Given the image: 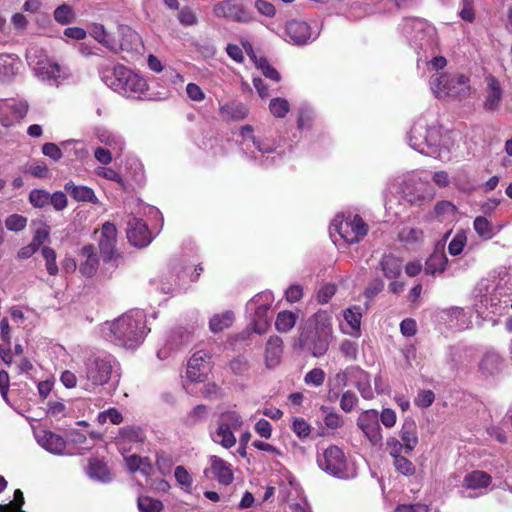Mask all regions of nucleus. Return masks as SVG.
Returning <instances> with one entry per match:
<instances>
[{
	"label": "nucleus",
	"mask_w": 512,
	"mask_h": 512,
	"mask_svg": "<svg viewBox=\"0 0 512 512\" xmlns=\"http://www.w3.org/2000/svg\"><path fill=\"white\" fill-rule=\"evenodd\" d=\"M333 338L331 318L319 310L310 316L300 329L297 345L313 357L324 356Z\"/></svg>",
	"instance_id": "obj_1"
},
{
	"label": "nucleus",
	"mask_w": 512,
	"mask_h": 512,
	"mask_svg": "<svg viewBox=\"0 0 512 512\" xmlns=\"http://www.w3.org/2000/svg\"><path fill=\"white\" fill-rule=\"evenodd\" d=\"M100 74L107 86L127 98L141 99L148 90L147 81L122 64L111 69L102 67Z\"/></svg>",
	"instance_id": "obj_2"
},
{
	"label": "nucleus",
	"mask_w": 512,
	"mask_h": 512,
	"mask_svg": "<svg viewBox=\"0 0 512 512\" xmlns=\"http://www.w3.org/2000/svg\"><path fill=\"white\" fill-rule=\"evenodd\" d=\"M110 332L116 345L135 349L147 334L145 315L141 311L123 314L110 325Z\"/></svg>",
	"instance_id": "obj_3"
},
{
	"label": "nucleus",
	"mask_w": 512,
	"mask_h": 512,
	"mask_svg": "<svg viewBox=\"0 0 512 512\" xmlns=\"http://www.w3.org/2000/svg\"><path fill=\"white\" fill-rule=\"evenodd\" d=\"M431 87L436 97H450L464 100L470 97L469 79L462 74H442L431 81Z\"/></svg>",
	"instance_id": "obj_4"
},
{
	"label": "nucleus",
	"mask_w": 512,
	"mask_h": 512,
	"mask_svg": "<svg viewBox=\"0 0 512 512\" xmlns=\"http://www.w3.org/2000/svg\"><path fill=\"white\" fill-rule=\"evenodd\" d=\"M403 34L409 39L410 44L419 50L426 52L435 45V29L425 21L418 18H406L402 28Z\"/></svg>",
	"instance_id": "obj_5"
},
{
	"label": "nucleus",
	"mask_w": 512,
	"mask_h": 512,
	"mask_svg": "<svg viewBox=\"0 0 512 512\" xmlns=\"http://www.w3.org/2000/svg\"><path fill=\"white\" fill-rule=\"evenodd\" d=\"M117 229L111 222H105L101 228V236L98 241V248L104 263L111 264L112 267L119 265L121 254L116 250Z\"/></svg>",
	"instance_id": "obj_6"
},
{
	"label": "nucleus",
	"mask_w": 512,
	"mask_h": 512,
	"mask_svg": "<svg viewBox=\"0 0 512 512\" xmlns=\"http://www.w3.org/2000/svg\"><path fill=\"white\" fill-rule=\"evenodd\" d=\"M113 358L111 356H90L85 361L86 378L94 385L106 384L112 375Z\"/></svg>",
	"instance_id": "obj_7"
},
{
	"label": "nucleus",
	"mask_w": 512,
	"mask_h": 512,
	"mask_svg": "<svg viewBox=\"0 0 512 512\" xmlns=\"http://www.w3.org/2000/svg\"><path fill=\"white\" fill-rule=\"evenodd\" d=\"M418 128L412 127L409 134V144L416 151L427 156H433L437 153L440 146L447 147L444 139L441 136L440 130L436 127L424 129V142L414 141L416 139Z\"/></svg>",
	"instance_id": "obj_8"
},
{
	"label": "nucleus",
	"mask_w": 512,
	"mask_h": 512,
	"mask_svg": "<svg viewBox=\"0 0 512 512\" xmlns=\"http://www.w3.org/2000/svg\"><path fill=\"white\" fill-rule=\"evenodd\" d=\"M263 297V295L258 294L246 304L247 311H251L253 313L252 325L254 332L257 334H264L267 331L271 320L268 316L271 304L268 299L263 301Z\"/></svg>",
	"instance_id": "obj_9"
},
{
	"label": "nucleus",
	"mask_w": 512,
	"mask_h": 512,
	"mask_svg": "<svg viewBox=\"0 0 512 512\" xmlns=\"http://www.w3.org/2000/svg\"><path fill=\"white\" fill-rule=\"evenodd\" d=\"M319 467L325 472L342 478L345 475L346 470V458L343 451L337 446L328 447L324 453L323 457L318 459Z\"/></svg>",
	"instance_id": "obj_10"
},
{
	"label": "nucleus",
	"mask_w": 512,
	"mask_h": 512,
	"mask_svg": "<svg viewBox=\"0 0 512 512\" xmlns=\"http://www.w3.org/2000/svg\"><path fill=\"white\" fill-rule=\"evenodd\" d=\"M118 34L120 39L116 41L114 39L115 49L110 51L118 53L119 51H125L130 54H142L144 50L143 42L140 35L126 25L118 26Z\"/></svg>",
	"instance_id": "obj_11"
},
{
	"label": "nucleus",
	"mask_w": 512,
	"mask_h": 512,
	"mask_svg": "<svg viewBox=\"0 0 512 512\" xmlns=\"http://www.w3.org/2000/svg\"><path fill=\"white\" fill-rule=\"evenodd\" d=\"M357 426L373 446L382 444L383 437L379 424V414L376 410L371 409L361 413L357 419Z\"/></svg>",
	"instance_id": "obj_12"
},
{
	"label": "nucleus",
	"mask_w": 512,
	"mask_h": 512,
	"mask_svg": "<svg viewBox=\"0 0 512 512\" xmlns=\"http://www.w3.org/2000/svg\"><path fill=\"white\" fill-rule=\"evenodd\" d=\"M126 234L130 244L139 248L146 247L152 240L148 225L136 217L128 220Z\"/></svg>",
	"instance_id": "obj_13"
},
{
	"label": "nucleus",
	"mask_w": 512,
	"mask_h": 512,
	"mask_svg": "<svg viewBox=\"0 0 512 512\" xmlns=\"http://www.w3.org/2000/svg\"><path fill=\"white\" fill-rule=\"evenodd\" d=\"M211 355L205 350L195 352L187 364V377L192 382H202L206 376V370L209 366Z\"/></svg>",
	"instance_id": "obj_14"
},
{
	"label": "nucleus",
	"mask_w": 512,
	"mask_h": 512,
	"mask_svg": "<svg viewBox=\"0 0 512 512\" xmlns=\"http://www.w3.org/2000/svg\"><path fill=\"white\" fill-rule=\"evenodd\" d=\"M338 232L347 243L355 244L366 236L368 225L359 215H355L352 221L342 223Z\"/></svg>",
	"instance_id": "obj_15"
},
{
	"label": "nucleus",
	"mask_w": 512,
	"mask_h": 512,
	"mask_svg": "<svg viewBox=\"0 0 512 512\" xmlns=\"http://www.w3.org/2000/svg\"><path fill=\"white\" fill-rule=\"evenodd\" d=\"M37 75L42 81L56 86L69 76L66 68L50 60L38 63Z\"/></svg>",
	"instance_id": "obj_16"
},
{
	"label": "nucleus",
	"mask_w": 512,
	"mask_h": 512,
	"mask_svg": "<svg viewBox=\"0 0 512 512\" xmlns=\"http://www.w3.org/2000/svg\"><path fill=\"white\" fill-rule=\"evenodd\" d=\"M78 256L80 273L87 277L93 276L99 266L96 247L93 244H87L81 248Z\"/></svg>",
	"instance_id": "obj_17"
},
{
	"label": "nucleus",
	"mask_w": 512,
	"mask_h": 512,
	"mask_svg": "<svg viewBox=\"0 0 512 512\" xmlns=\"http://www.w3.org/2000/svg\"><path fill=\"white\" fill-rule=\"evenodd\" d=\"M403 261L392 253L383 254L376 266L377 271H381L388 280H395L401 276Z\"/></svg>",
	"instance_id": "obj_18"
},
{
	"label": "nucleus",
	"mask_w": 512,
	"mask_h": 512,
	"mask_svg": "<svg viewBox=\"0 0 512 512\" xmlns=\"http://www.w3.org/2000/svg\"><path fill=\"white\" fill-rule=\"evenodd\" d=\"M286 35L295 45H304L311 38V29L307 22L291 20L286 23Z\"/></svg>",
	"instance_id": "obj_19"
},
{
	"label": "nucleus",
	"mask_w": 512,
	"mask_h": 512,
	"mask_svg": "<svg viewBox=\"0 0 512 512\" xmlns=\"http://www.w3.org/2000/svg\"><path fill=\"white\" fill-rule=\"evenodd\" d=\"M487 81V95L483 103V108L488 112L496 111L500 108L503 90L499 81L492 75L486 78Z\"/></svg>",
	"instance_id": "obj_20"
},
{
	"label": "nucleus",
	"mask_w": 512,
	"mask_h": 512,
	"mask_svg": "<svg viewBox=\"0 0 512 512\" xmlns=\"http://www.w3.org/2000/svg\"><path fill=\"white\" fill-rule=\"evenodd\" d=\"M448 258L444 253V244L438 242L434 252L428 257L425 262V273L435 275L436 273H443L446 270Z\"/></svg>",
	"instance_id": "obj_21"
},
{
	"label": "nucleus",
	"mask_w": 512,
	"mask_h": 512,
	"mask_svg": "<svg viewBox=\"0 0 512 512\" xmlns=\"http://www.w3.org/2000/svg\"><path fill=\"white\" fill-rule=\"evenodd\" d=\"M209 461L211 472L220 484L227 486L233 482V472L227 462L216 455L211 456Z\"/></svg>",
	"instance_id": "obj_22"
},
{
	"label": "nucleus",
	"mask_w": 512,
	"mask_h": 512,
	"mask_svg": "<svg viewBox=\"0 0 512 512\" xmlns=\"http://www.w3.org/2000/svg\"><path fill=\"white\" fill-rule=\"evenodd\" d=\"M503 368V359L495 352H487L479 362V371L484 377H494Z\"/></svg>",
	"instance_id": "obj_23"
},
{
	"label": "nucleus",
	"mask_w": 512,
	"mask_h": 512,
	"mask_svg": "<svg viewBox=\"0 0 512 512\" xmlns=\"http://www.w3.org/2000/svg\"><path fill=\"white\" fill-rule=\"evenodd\" d=\"M400 437L404 443L405 454H410L419 442L417 425L413 419L407 418L404 420L400 430Z\"/></svg>",
	"instance_id": "obj_24"
},
{
	"label": "nucleus",
	"mask_w": 512,
	"mask_h": 512,
	"mask_svg": "<svg viewBox=\"0 0 512 512\" xmlns=\"http://www.w3.org/2000/svg\"><path fill=\"white\" fill-rule=\"evenodd\" d=\"M283 353V341L278 336H271L266 344L265 360L269 368L277 366Z\"/></svg>",
	"instance_id": "obj_25"
},
{
	"label": "nucleus",
	"mask_w": 512,
	"mask_h": 512,
	"mask_svg": "<svg viewBox=\"0 0 512 512\" xmlns=\"http://www.w3.org/2000/svg\"><path fill=\"white\" fill-rule=\"evenodd\" d=\"M65 191L78 202H90L96 204L98 199L94 191L87 186L75 185L72 181H69L64 186Z\"/></svg>",
	"instance_id": "obj_26"
},
{
	"label": "nucleus",
	"mask_w": 512,
	"mask_h": 512,
	"mask_svg": "<svg viewBox=\"0 0 512 512\" xmlns=\"http://www.w3.org/2000/svg\"><path fill=\"white\" fill-rule=\"evenodd\" d=\"M40 445L53 454H63L66 448V441L63 437L51 431H45L44 435L38 440Z\"/></svg>",
	"instance_id": "obj_27"
},
{
	"label": "nucleus",
	"mask_w": 512,
	"mask_h": 512,
	"mask_svg": "<svg viewBox=\"0 0 512 512\" xmlns=\"http://www.w3.org/2000/svg\"><path fill=\"white\" fill-rule=\"evenodd\" d=\"M116 439L119 442L143 443L146 439V435L140 426L127 425L120 428Z\"/></svg>",
	"instance_id": "obj_28"
},
{
	"label": "nucleus",
	"mask_w": 512,
	"mask_h": 512,
	"mask_svg": "<svg viewBox=\"0 0 512 512\" xmlns=\"http://www.w3.org/2000/svg\"><path fill=\"white\" fill-rule=\"evenodd\" d=\"M19 61L9 54H0V81L9 82L16 74Z\"/></svg>",
	"instance_id": "obj_29"
},
{
	"label": "nucleus",
	"mask_w": 512,
	"mask_h": 512,
	"mask_svg": "<svg viewBox=\"0 0 512 512\" xmlns=\"http://www.w3.org/2000/svg\"><path fill=\"white\" fill-rule=\"evenodd\" d=\"M352 373H357L356 387L364 399H372L373 391L370 385V377L367 372L359 367H351Z\"/></svg>",
	"instance_id": "obj_30"
},
{
	"label": "nucleus",
	"mask_w": 512,
	"mask_h": 512,
	"mask_svg": "<svg viewBox=\"0 0 512 512\" xmlns=\"http://www.w3.org/2000/svg\"><path fill=\"white\" fill-rule=\"evenodd\" d=\"M491 476L484 471H473L464 478V485L469 489L487 487L491 483Z\"/></svg>",
	"instance_id": "obj_31"
},
{
	"label": "nucleus",
	"mask_w": 512,
	"mask_h": 512,
	"mask_svg": "<svg viewBox=\"0 0 512 512\" xmlns=\"http://www.w3.org/2000/svg\"><path fill=\"white\" fill-rule=\"evenodd\" d=\"M88 474L91 478L100 480L102 482H108L111 480L110 471L106 463L96 458L90 459Z\"/></svg>",
	"instance_id": "obj_32"
},
{
	"label": "nucleus",
	"mask_w": 512,
	"mask_h": 512,
	"mask_svg": "<svg viewBox=\"0 0 512 512\" xmlns=\"http://www.w3.org/2000/svg\"><path fill=\"white\" fill-rule=\"evenodd\" d=\"M234 320V314L232 311H225L221 314H215L209 322L210 330L213 333H218L224 329L229 328Z\"/></svg>",
	"instance_id": "obj_33"
},
{
	"label": "nucleus",
	"mask_w": 512,
	"mask_h": 512,
	"mask_svg": "<svg viewBox=\"0 0 512 512\" xmlns=\"http://www.w3.org/2000/svg\"><path fill=\"white\" fill-rule=\"evenodd\" d=\"M214 442L221 444L224 448H231L236 443V438L230 429L218 425L215 433L212 434Z\"/></svg>",
	"instance_id": "obj_34"
},
{
	"label": "nucleus",
	"mask_w": 512,
	"mask_h": 512,
	"mask_svg": "<svg viewBox=\"0 0 512 512\" xmlns=\"http://www.w3.org/2000/svg\"><path fill=\"white\" fill-rule=\"evenodd\" d=\"M296 318V315L291 311H281L277 315L275 327L281 333L288 332L294 327Z\"/></svg>",
	"instance_id": "obj_35"
},
{
	"label": "nucleus",
	"mask_w": 512,
	"mask_h": 512,
	"mask_svg": "<svg viewBox=\"0 0 512 512\" xmlns=\"http://www.w3.org/2000/svg\"><path fill=\"white\" fill-rule=\"evenodd\" d=\"M473 226L478 236L485 240L491 239L495 234L493 225L484 216L476 217Z\"/></svg>",
	"instance_id": "obj_36"
},
{
	"label": "nucleus",
	"mask_w": 512,
	"mask_h": 512,
	"mask_svg": "<svg viewBox=\"0 0 512 512\" xmlns=\"http://www.w3.org/2000/svg\"><path fill=\"white\" fill-rule=\"evenodd\" d=\"M91 36L109 50L115 49L114 39L110 37L102 24H95L93 26Z\"/></svg>",
	"instance_id": "obj_37"
},
{
	"label": "nucleus",
	"mask_w": 512,
	"mask_h": 512,
	"mask_svg": "<svg viewBox=\"0 0 512 512\" xmlns=\"http://www.w3.org/2000/svg\"><path fill=\"white\" fill-rule=\"evenodd\" d=\"M137 505L140 512H161L164 508L160 500L148 496L139 497Z\"/></svg>",
	"instance_id": "obj_38"
},
{
	"label": "nucleus",
	"mask_w": 512,
	"mask_h": 512,
	"mask_svg": "<svg viewBox=\"0 0 512 512\" xmlns=\"http://www.w3.org/2000/svg\"><path fill=\"white\" fill-rule=\"evenodd\" d=\"M218 425L225 427V429H237L242 425V418L238 413L228 411L220 415Z\"/></svg>",
	"instance_id": "obj_39"
},
{
	"label": "nucleus",
	"mask_w": 512,
	"mask_h": 512,
	"mask_svg": "<svg viewBox=\"0 0 512 512\" xmlns=\"http://www.w3.org/2000/svg\"><path fill=\"white\" fill-rule=\"evenodd\" d=\"M207 406L200 404L195 406L185 417L184 423L187 426H195L207 417Z\"/></svg>",
	"instance_id": "obj_40"
},
{
	"label": "nucleus",
	"mask_w": 512,
	"mask_h": 512,
	"mask_svg": "<svg viewBox=\"0 0 512 512\" xmlns=\"http://www.w3.org/2000/svg\"><path fill=\"white\" fill-rule=\"evenodd\" d=\"M269 109L276 118H283L288 113L290 106L286 99L277 97L271 99Z\"/></svg>",
	"instance_id": "obj_41"
},
{
	"label": "nucleus",
	"mask_w": 512,
	"mask_h": 512,
	"mask_svg": "<svg viewBox=\"0 0 512 512\" xmlns=\"http://www.w3.org/2000/svg\"><path fill=\"white\" fill-rule=\"evenodd\" d=\"M75 14L72 8L67 4L58 6L54 11V19L63 25L72 23L74 21Z\"/></svg>",
	"instance_id": "obj_42"
},
{
	"label": "nucleus",
	"mask_w": 512,
	"mask_h": 512,
	"mask_svg": "<svg viewBox=\"0 0 512 512\" xmlns=\"http://www.w3.org/2000/svg\"><path fill=\"white\" fill-rule=\"evenodd\" d=\"M467 242V238L464 231H458L448 245V251L452 256L459 255Z\"/></svg>",
	"instance_id": "obj_43"
},
{
	"label": "nucleus",
	"mask_w": 512,
	"mask_h": 512,
	"mask_svg": "<svg viewBox=\"0 0 512 512\" xmlns=\"http://www.w3.org/2000/svg\"><path fill=\"white\" fill-rule=\"evenodd\" d=\"M255 66L262 71L265 77L276 82L280 81L281 76L279 72L270 65V63L265 57H259V60L257 61V64Z\"/></svg>",
	"instance_id": "obj_44"
},
{
	"label": "nucleus",
	"mask_w": 512,
	"mask_h": 512,
	"mask_svg": "<svg viewBox=\"0 0 512 512\" xmlns=\"http://www.w3.org/2000/svg\"><path fill=\"white\" fill-rule=\"evenodd\" d=\"M320 410L325 414L324 423L330 429H337L343 426L344 421L342 417L332 411L326 406H321Z\"/></svg>",
	"instance_id": "obj_45"
},
{
	"label": "nucleus",
	"mask_w": 512,
	"mask_h": 512,
	"mask_svg": "<svg viewBox=\"0 0 512 512\" xmlns=\"http://www.w3.org/2000/svg\"><path fill=\"white\" fill-rule=\"evenodd\" d=\"M50 193L43 189H34L29 194L30 203L37 208H43L49 204Z\"/></svg>",
	"instance_id": "obj_46"
},
{
	"label": "nucleus",
	"mask_w": 512,
	"mask_h": 512,
	"mask_svg": "<svg viewBox=\"0 0 512 512\" xmlns=\"http://www.w3.org/2000/svg\"><path fill=\"white\" fill-rule=\"evenodd\" d=\"M394 466L399 473L405 476H412L416 472V467L414 464L404 456L395 458Z\"/></svg>",
	"instance_id": "obj_47"
},
{
	"label": "nucleus",
	"mask_w": 512,
	"mask_h": 512,
	"mask_svg": "<svg viewBox=\"0 0 512 512\" xmlns=\"http://www.w3.org/2000/svg\"><path fill=\"white\" fill-rule=\"evenodd\" d=\"M27 219L19 214H12L5 220L6 228L10 231L18 232L26 227Z\"/></svg>",
	"instance_id": "obj_48"
},
{
	"label": "nucleus",
	"mask_w": 512,
	"mask_h": 512,
	"mask_svg": "<svg viewBox=\"0 0 512 512\" xmlns=\"http://www.w3.org/2000/svg\"><path fill=\"white\" fill-rule=\"evenodd\" d=\"M42 256L46 260V269L50 275H56L58 267L56 264V253L50 247L42 248Z\"/></svg>",
	"instance_id": "obj_49"
},
{
	"label": "nucleus",
	"mask_w": 512,
	"mask_h": 512,
	"mask_svg": "<svg viewBox=\"0 0 512 512\" xmlns=\"http://www.w3.org/2000/svg\"><path fill=\"white\" fill-rule=\"evenodd\" d=\"M176 481L185 488L186 491L192 486V477L184 466H177L174 471Z\"/></svg>",
	"instance_id": "obj_50"
},
{
	"label": "nucleus",
	"mask_w": 512,
	"mask_h": 512,
	"mask_svg": "<svg viewBox=\"0 0 512 512\" xmlns=\"http://www.w3.org/2000/svg\"><path fill=\"white\" fill-rule=\"evenodd\" d=\"M357 402L358 399L355 393L348 390L342 394V397L340 399V407L344 412L349 413L357 405Z\"/></svg>",
	"instance_id": "obj_51"
},
{
	"label": "nucleus",
	"mask_w": 512,
	"mask_h": 512,
	"mask_svg": "<svg viewBox=\"0 0 512 512\" xmlns=\"http://www.w3.org/2000/svg\"><path fill=\"white\" fill-rule=\"evenodd\" d=\"M292 430L299 438H306L311 433V426L303 418H294Z\"/></svg>",
	"instance_id": "obj_52"
},
{
	"label": "nucleus",
	"mask_w": 512,
	"mask_h": 512,
	"mask_svg": "<svg viewBox=\"0 0 512 512\" xmlns=\"http://www.w3.org/2000/svg\"><path fill=\"white\" fill-rule=\"evenodd\" d=\"M229 366L232 372L236 375H243L250 368L248 360L243 356H238L231 360Z\"/></svg>",
	"instance_id": "obj_53"
},
{
	"label": "nucleus",
	"mask_w": 512,
	"mask_h": 512,
	"mask_svg": "<svg viewBox=\"0 0 512 512\" xmlns=\"http://www.w3.org/2000/svg\"><path fill=\"white\" fill-rule=\"evenodd\" d=\"M325 380V372L321 368H313L304 378L305 383L321 386Z\"/></svg>",
	"instance_id": "obj_54"
},
{
	"label": "nucleus",
	"mask_w": 512,
	"mask_h": 512,
	"mask_svg": "<svg viewBox=\"0 0 512 512\" xmlns=\"http://www.w3.org/2000/svg\"><path fill=\"white\" fill-rule=\"evenodd\" d=\"M385 283L381 278L373 279L365 289L364 295L368 299H373L383 291Z\"/></svg>",
	"instance_id": "obj_55"
},
{
	"label": "nucleus",
	"mask_w": 512,
	"mask_h": 512,
	"mask_svg": "<svg viewBox=\"0 0 512 512\" xmlns=\"http://www.w3.org/2000/svg\"><path fill=\"white\" fill-rule=\"evenodd\" d=\"M435 395L432 390H421L419 391L414 403L418 407L427 408L434 402Z\"/></svg>",
	"instance_id": "obj_56"
},
{
	"label": "nucleus",
	"mask_w": 512,
	"mask_h": 512,
	"mask_svg": "<svg viewBox=\"0 0 512 512\" xmlns=\"http://www.w3.org/2000/svg\"><path fill=\"white\" fill-rule=\"evenodd\" d=\"M361 313L359 312V308L353 309H347L344 313V318L347 321V323L351 326L354 330H359L361 325Z\"/></svg>",
	"instance_id": "obj_57"
},
{
	"label": "nucleus",
	"mask_w": 512,
	"mask_h": 512,
	"mask_svg": "<svg viewBox=\"0 0 512 512\" xmlns=\"http://www.w3.org/2000/svg\"><path fill=\"white\" fill-rule=\"evenodd\" d=\"M178 20L184 26H193L198 22L196 15L189 7H183L180 10Z\"/></svg>",
	"instance_id": "obj_58"
},
{
	"label": "nucleus",
	"mask_w": 512,
	"mask_h": 512,
	"mask_svg": "<svg viewBox=\"0 0 512 512\" xmlns=\"http://www.w3.org/2000/svg\"><path fill=\"white\" fill-rule=\"evenodd\" d=\"M49 203L54 207L55 210L61 211L67 206L66 194L62 191H57L49 195Z\"/></svg>",
	"instance_id": "obj_59"
},
{
	"label": "nucleus",
	"mask_w": 512,
	"mask_h": 512,
	"mask_svg": "<svg viewBox=\"0 0 512 512\" xmlns=\"http://www.w3.org/2000/svg\"><path fill=\"white\" fill-rule=\"evenodd\" d=\"M435 213L439 217L453 215L456 212V206L450 201H439L435 205Z\"/></svg>",
	"instance_id": "obj_60"
},
{
	"label": "nucleus",
	"mask_w": 512,
	"mask_h": 512,
	"mask_svg": "<svg viewBox=\"0 0 512 512\" xmlns=\"http://www.w3.org/2000/svg\"><path fill=\"white\" fill-rule=\"evenodd\" d=\"M42 153L51 158L53 161H58L62 158V151L58 145L55 143H45L42 146Z\"/></svg>",
	"instance_id": "obj_61"
},
{
	"label": "nucleus",
	"mask_w": 512,
	"mask_h": 512,
	"mask_svg": "<svg viewBox=\"0 0 512 512\" xmlns=\"http://www.w3.org/2000/svg\"><path fill=\"white\" fill-rule=\"evenodd\" d=\"M387 448L389 450V454L395 459L397 457L402 456L401 453L405 452L404 443H401L395 437H390L387 439Z\"/></svg>",
	"instance_id": "obj_62"
},
{
	"label": "nucleus",
	"mask_w": 512,
	"mask_h": 512,
	"mask_svg": "<svg viewBox=\"0 0 512 512\" xmlns=\"http://www.w3.org/2000/svg\"><path fill=\"white\" fill-rule=\"evenodd\" d=\"M336 292V286L333 284H327L323 286L317 294V300L321 304H326L334 296Z\"/></svg>",
	"instance_id": "obj_63"
},
{
	"label": "nucleus",
	"mask_w": 512,
	"mask_h": 512,
	"mask_svg": "<svg viewBox=\"0 0 512 512\" xmlns=\"http://www.w3.org/2000/svg\"><path fill=\"white\" fill-rule=\"evenodd\" d=\"M395 512H429V508L425 504L417 503L412 505H398Z\"/></svg>",
	"instance_id": "obj_64"
}]
</instances>
